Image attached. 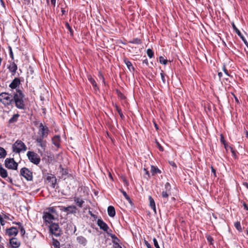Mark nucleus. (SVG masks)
<instances>
[{"mask_svg": "<svg viewBox=\"0 0 248 248\" xmlns=\"http://www.w3.org/2000/svg\"><path fill=\"white\" fill-rule=\"evenodd\" d=\"M20 175L27 181H32L33 179L32 172L28 168L24 167L20 170Z\"/></svg>", "mask_w": 248, "mask_h": 248, "instance_id": "7", "label": "nucleus"}, {"mask_svg": "<svg viewBox=\"0 0 248 248\" xmlns=\"http://www.w3.org/2000/svg\"><path fill=\"white\" fill-rule=\"evenodd\" d=\"M151 168V172L152 173V175H155V174H157V173H161L160 170H159L157 167L152 165Z\"/></svg>", "mask_w": 248, "mask_h": 248, "instance_id": "26", "label": "nucleus"}, {"mask_svg": "<svg viewBox=\"0 0 248 248\" xmlns=\"http://www.w3.org/2000/svg\"><path fill=\"white\" fill-rule=\"evenodd\" d=\"M9 244L12 248H17L20 246V241L16 237L10 239Z\"/></svg>", "mask_w": 248, "mask_h": 248, "instance_id": "14", "label": "nucleus"}, {"mask_svg": "<svg viewBox=\"0 0 248 248\" xmlns=\"http://www.w3.org/2000/svg\"><path fill=\"white\" fill-rule=\"evenodd\" d=\"M113 244L114 245V248H122V247L119 244L118 242L113 241Z\"/></svg>", "mask_w": 248, "mask_h": 248, "instance_id": "50", "label": "nucleus"}, {"mask_svg": "<svg viewBox=\"0 0 248 248\" xmlns=\"http://www.w3.org/2000/svg\"><path fill=\"white\" fill-rule=\"evenodd\" d=\"M27 156L29 160L35 165H38L40 162V157L39 155L33 151H28Z\"/></svg>", "mask_w": 248, "mask_h": 248, "instance_id": "3", "label": "nucleus"}, {"mask_svg": "<svg viewBox=\"0 0 248 248\" xmlns=\"http://www.w3.org/2000/svg\"><path fill=\"white\" fill-rule=\"evenodd\" d=\"M108 213L110 217H114L116 214L114 207L112 206H109L108 208Z\"/></svg>", "mask_w": 248, "mask_h": 248, "instance_id": "24", "label": "nucleus"}, {"mask_svg": "<svg viewBox=\"0 0 248 248\" xmlns=\"http://www.w3.org/2000/svg\"><path fill=\"white\" fill-rule=\"evenodd\" d=\"M243 185H244V186L246 188H247L248 189V183H246V182L244 183H243Z\"/></svg>", "mask_w": 248, "mask_h": 248, "instance_id": "63", "label": "nucleus"}, {"mask_svg": "<svg viewBox=\"0 0 248 248\" xmlns=\"http://www.w3.org/2000/svg\"><path fill=\"white\" fill-rule=\"evenodd\" d=\"M171 195V192H167V191H163L161 193L162 197L164 199H167L169 197V195Z\"/></svg>", "mask_w": 248, "mask_h": 248, "instance_id": "30", "label": "nucleus"}, {"mask_svg": "<svg viewBox=\"0 0 248 248\" xmlns=\"http://www.w3.org/2000/svg\"><path fill=\"white\" fill-rule=\"evenodd\" d=\"M74 201L76 205L79 207H82L84 201L81 198L77 197H74Z\"/></svg>", "mask_w": 248, "mask_h": 248, "instance_id": "19", "label": "nucleus"}, {"mask_svg": "<svg viewBox=\"0 0 248 248\" xmlns=\"http://www.w3.org/2000/svg\"><path fill=\"white\" fill-rule=\"evenodd\" d=\"M223 71L224 72V73L227 75V76H229V74H228V72L227 71V70L225 68V67H223Z\"/></svg>", "mask_w": 248, "mask_h": 248, "instance_id": "60", "label": "nucleus"}, {"mask_svg": "<svg viewBox=\"0 0 248 248\" xmlns=\"http://www.w3.org/2000/svg\"><path fill=\"white\" fill-rule=\"evenodd\" d=\"M229 148L232 154V155L235 157L237 156L236 152L233 150V149L232 147H229Z\"/></svg>", "mask_w": 248, "mask_h": 248, "instance_id": "48", "label": "nucleus"}, {"mask_svg": "<svg viewBox=\"0 0 248 248\" xmlns=\"http://www.w3.org/2000/svg\"><path fill=\"white\" fill-rule=\"evenodd\" d=\"M143 171L145 173L144 177L146 178L147 179H148L150 178V175L149 171L147 170V169L144 168Z\"/></svg>", "mask_w": 248, "mask_h": 248, "instance_id": "43", "label": "nucleus"}, {"mask_svg": "<svg viewBox=\"0 0 248 248\" xmlns=\"http://www.w3.org/2000/svg\"><path fill=\"white\" fill-rule=\"evenodd\" d=\"M13 99V102H15V106L17 108L22 110L25 109L26 99L22 91L16 89V92L14 94Z\"/></svg>", "mask_w": 248, "mask_h": 248, "instance_id": "1", "label": "nucleus"}, {"mask_svg": "<svg viewBox=\"0 0 248 248\" xmlns=\"http://www.w3.org/2000/svg\"><path fill=\"white\" fill-rule=\"evenodd\" d=\"M129 42H130V43L135 44H140L142 43L141 40L138 38H134L132 40L130 41Z\"/></svg>", "mask_w": 248, "mask_h": 248, "instance_id": "33", "label": "nucleus"}, {"mask_svg": "<svg viewBox=\"0 0 248 248\" xmlns=\"http://www.w3.org/2000/svg\"><path fill=\"white\" fill-rule=\"evenodd\" d=\"M3 217H2L0 214V225L3 226L5 224V222L3 219Z\"/></svg>", "mask_w": 248, "mask_h": 248, "instance_id": "51", "label": "nucleus"}, {"mask_svg": "<svg viewBox=\"0 0 248 248\" xmlns=\"http://www.w3.org/2000/svg\"><path fill=\"white\" fill-rule=\"evenodd\" d=\"M157 144H158V147L159 150L161 151H163V147L158 143H157Z\"/></svg>", "mask_w": 248, "mask_h": 248, "instance_id": "59", "label": "nucleus"}, {"mask_svg": "<svg viewBox=\"0 0 248 248\" xmlns=\"http://www.w3.org/2000/svg\"><path fill=\"white\" fill-rule=\"evenodd\" d=\"M88 79L89 81L92 84V86L94 88V90H98V88L97 87V83L95 82V80L92 78L91 77L88 78Z\"/></svg>", "mask_w": 248, "mask_h": 248, "instance_id": "28", "label": "nucleus"}, {"mask_svg": "<svg viewBox=\"0 0 248 248\" xmlns=\"http://www.w3.org/2000/svg\"><path fill=\"white\" fill-rule=\"evenodd\" d=\"M207 240L208 242L210 243V245H213L214 239L210 235H207L206 236Z\"/></svg>", "mask_w": 248, "mask_h": 248, "instance_id": "44", "label": "nucleus"}, {"mask_svg": "<svg viewBox=\"0 0 248 248\" xmlns=\"http://www.w3.org/2000/svg\"><path fill=\"white\" fill-rule=\"evenodd\" d=\"M18 230L16 227H12L6 230V233L10 236H16L18 233Z\"/></svg>", "mask_w": 248, "mask_h": 248, "instance_id": "15", "label": "nucleus"}, {"mask_svg": "<svg viewBox=\"0 0 248 248\" xmlns=\"http://www.w3.org/2000/svg\"><path fill=\"white\" fill-rule=\"evenodd\" d=\"M123 195L125 197V198L130 202H131V200L128 195L127 194L126 192L124 190L121 191Z\"/></svg>", "mask_w": 248, "mask_h": 248, "instance_id": "42", "label": "nucleus"}, {"mask_svg": "<svg viewBox=\"0 0 248 248\" xmlns=\"http://www.w3.org/2000/svg\"><path fill=\"white\" fill-rule=\"evenodd\" d=\"M145 244L148 248H152L151 245L147 241H145Z\"/></svg>", "mask_w": 248, "mask_h": 248, "instance_id": "54", "label": "nucleus"}, {"mask_svg": "<svg viewBox=\"0 0 248 248\" xmlns=\"http://www.w3.org/2000/svg\"><path fill=\"white\" fill-rule=\"evenodd\" d=\"M65 25L67 29L69 31L71 36L73 35V31L72 28L70 27L69 24L68 22L65 23Z\"/></svg>", "mask_w": 248, "mask_h": 248, "instance_id": "35", "label": "nucleus"}, {"mask_svg": "<svg viewBox=\"0 0 248 248\" xmlns=\"http://www.w3.org/2000/svg\"><path fill=\"white\" fill-rule=\"evenodd\" d=\"M49 211H50L52 213H54L55 211L53 207H51L49 209Z\"/></svg>", "mask_w": 248, "mask_h": 248, "instance_id": "61", "label": "nucleus"}, {"mask_svg": "<svg viewBox=\"0 0 248 248\" xmlns=\"http://www.w3.org/2000/svg\"><path fill=\"white\" fill-rule=\"evenodd\" d=\"M147 54L150 58H152L154 56V53L152 49L149 48L147 50Z\"/></svg>", "mask_w": 248, "mask_h": 248, "instance_id": "38", "label": "nucleus"}, {"mask_svg": "<svg viewBox=\"0 0 248 248\" xmlns=\"http://www.w3.org/2000/svg\"><path fill=\"white\" fill-rule=\"evenodd\" d=\"M4 165L6 168L13 170H16L18 167V163L13 158H6L4 161Z\"/></svg>", "mask_w": 248, "mask_h": 248, "instance_id": "6", "label": "nucleus"}, {"mask_svg": "<svg viewBox=\"0 0 248 248\" xmlns=\"http://www.w3.org/2000/svg\"><path fill=\"white\" fill-rule=\"evenodd\" d=\"M10 56L11 57V58L13 59H14V55H13V52L12 51V49L10 47Z\"/></svg>", "mask_w": 248, "mask_h": 248, "instance_id": "56", "label": "nucleus"}, {"mask_svg": "<svg viewBox=\"0 0 248 248\" xmlns=\"http://www.w3.org/2000/svg\"><path fill=\"white\" fill-rule=\"evenodd\" d=\"M160 75H161V80H162V82H163V83L165 84L166 82V80H165V76H164V73L163 72L162 73H161Z\"/></svg>", "mask_w": 248, "mask_h": 248, "instance_id": "49", "label": "nucleus"}, {"mask_svg": "<svg viewBox=\"0 0 248 248\" xmlns=\"http://www.w3.org/2000/svg\"><path fill=\"white\" fill-rule=\"evenodd\" d=\"M53 245L56 248H60V243L58 240L53 239Z\"/></svg>", "mask_w": 248, "mask_h": 248, "instance_id": "39", "label": "nucleus"}, {"mask_svg": "<svg viewBox=\"0 0 248 248\" xmlns=\"http://www.w3.org/2000/svg\"><path fill=\"white\" fill-rule=\"evenodd\" d=\"M19 117V115L18 114H14L13 116V117L11 119H9V123L13 124L14 123L16 122L17 121Z\"/></svg>", "mask_w": 248, "mask_h": 248, "instance_id": "27", "label": "nucleus"}, {"mask_svg": "<svg viewBox=\"0 0 248 248\" xmlns=\"http://www.w3.org/2000/svg\"><path fill=\"white\" fill-rule=\"evenodd\" d=\"M159 62L163 64L166 65L168 62V60L164 59L163 57L160 56L159 57Z\"/></svg>", "mask_w": 248, "mask_h": 248, "instance_id": "40", "label": "nucleus"}, {"mask_svg": "<svg viewBox=\"0 0 248 248\" xmlns=\"http://www.w3.org/2000/svg\"><path fill=\"white\" fill-rule=\"evenodd\" d=\"M52 141L53 144L57 148L60 147V137L59 136H54L52 139Z\"/></svg>", "mask_w": 248, "mask_h": 248, "instance_id": "23", "label": "nucleus"}, {"mask_svg": "<svg viewBox=\"0 0 248 248\" xmlns=\"http://www.w3.org/2000/svg\"><path fill=\"white\" fill-rule=\"evenodd\" d=\"M19 229L21 234L22 236L24 235L25 233V229L24 228L23 226H21V227L19 228Z\"/></svg>", "mask_w": 248, "mask_h": 248, "instance_id": "47", "label": "nucleus"}, {"mask_svg": "<svg viewBox=\"0 0 248 248\" xmlns=\"http://www.w3.org/2000/svg\"><path fill=\"white\" fill-rule=\"evenodd\" d=\"M124 62H125V64L126 65L127 68L130 70L131 69H132L133 70H134V67L132 65V63L128 61V60H124Z\"/></svg>", "mask_w": 248, "mask_h": 248, "instance_id": "34", "label": "nucleus"}, {"mask_svg": "<svg viewBox=\"0 0 248 248\" xmlns=\"http://www.w3.org/2000/svg\"><path fill=\"white\" fill-rule=\"evenodd\" d=\"M46 180L51 183L53 187H55L57 180L54 175L52 174H49L46 177Z\"/></svg>", "mask_w": 248, "mask_h": 248, "instance_id": "18", "label": "nucleus"}, {"mask_svg": "<svg viewBox=\"0 0 248 248\" xmlns=\"http://www.w3.org/2000/svg\"><path fill=\"white\" fill-rule=\"evenodd\" d=\"M7 93H0V102L5 106L11 105L13 99Z\"/></svg>", "mask_w": 248, "mask_h": 248, "instance_id": "4", "label": "nucleus"}, {"mask_svg": "<svg viewBox=\"0 0 248 248\" xmlns=\"http://www.w3.org/2000/svg\"><path fill=\"white\" fill-rule=\"evenodd\" d=\"M43 218L46 223H50L54 219V216L49 212H44Z\"/></svg>", "mask_w": 248, "mask_h": 248, "instance_id": "11", "label": "nucleus"}, {"mask_svg": "<svg viewBox=\"0 0 248 248\" xmlns=\"http://www.w3.org/2000/svg\"><path fill=\"white\" fill-rule=\"evenodd\" d=\"M8 69L9 71L13 73V75H14L17 70V67L16 63L13 62L9 65Z\"/></svg>", "mask_w": 248, "mask_h": 248, "instance_id": "22", "label": "nucleus"}, {"mask_svg": "<svg viewBox=\"0 0 248 248\" xmlns=\"http://www.w3.org/2000/svg\"><path fill=\"white\" fill-rule=\"evenodd\" d=\"M77 242L80 245L85 246L87 243L86 239L82 236H79L77 237Z\"/></svg>", "mask_w": 248, "mask_h": 248, "instance_id": "20", "label": "nucleus"}, {"mask_svg": "<svg viewBox=\"0 0 248 248\" xmlns=\"http://www.w3.org/2000/svg\"><path fill=\"white\" fill-rule=\"evenodd\" d=\"M171 186L169 182H167L165 184V190L167 191V192H170L171 191Z\"/></svg>", "mask_w": 248, "mask_h": 248, "instance_id": "36", "label": "nucleus"}, {"mask_svg": "<svg viewBox=\"0 0 248 248\" xmlns=\"http://www.w3.org/2000/svg\"><path fill=\"white\" fill-rule=\"evenodd\" d=\"M9 214H3V218L4 219H8V220H12L14 218V217H9Z\"/></svg>", "mask_w": 248, "mask_h": 248, "instance_id": "45", "label": "nucleus"}, {"mask_svg": "<svg viewBox=\"0 0 248 248\" xmlns=\"http://www.w3.org/2000/svg\"><path fill=\"white\" fill-rule=\"evenodd\" d=\"M50 232L56 237L59 236L62 233V231L60 229L58 224L53 223L49 226Z\"/></svg>", "mask_w": 248, "mask_h": 248, "instance_id": "5", "label": "nucleus"}, {"mask_svg": "<svg viewBox=\"0 0 248 248\" xmlns=\"http://www.w3.org/2000/svg\"><path fill=\"white\" fill-rule=\"evenodd\" d=\"M62 175H67L68 172L66 170H64L63 168H62Z\"/></svg>", "mask_w": 248, "mask_h": 248, "instance_id": "52", "label": "nucleus"}, {"mask_svg": "<svg viewBox=\"0 0 248 248\" xmlns=\"http://www.w3.org/2000/svg\"><path fill=\"white\" fill-rule=\"evenodd\" d=\"M7 181H8L11 184H13V180H12V179L11 178L8 177V179H7Z\"/></svg>", "mask_w": 248, "mask_h": 248, "instance_id": "58", "label": "nucleus"}, {"mask_svg": "<svg viewBox=\"0 0 248 248\" xmlns=\"http://www.w3.org/2000/svg\"><path fill=\"white\" fill-rule=\"evenodd\" d=\"M0 176L2 178H6L8 177V172L0 164Z\"/></svg>", "mask_w": 248, "mask_h": 248, "instance_id": "21", "label": "nucleus"}, {"mask_svg": "<svg viewBox=\"0 0 248 248\" xmlns=\"http://www.w3.org/2000/svg\"><path fill=\"white\" fill-rule=\"evenodd\" d=\"M170 164L173 167H176L175 163L173 161L170 162Z\"/></svg>", "mask_w": 248, "mask_h": 248, "instance_id": "57", "label": "nucleus"}, {"mask_svg": "<svg viewBox=\"0 0 248 248\" xmlns=\"http://www.w3.org/2000/svg\"><path fill=\"white\" fill-rule=\"evenodd\" d=\"M234 226L235 227V228L239 231V232H242V229L241 226L240 222L239 221L235 222L234 224Z\"/></svg>", "mask_w": 248, "mask_h": 248, "instance_id": "32", "label": "nucleus"}, {"mask_svg": "<svg viewBox=\"0 0 248 248\" xmlns=\"http://www.w3.org/2000/svg\"><path fill=\"white\" fill-rule=\"evenodd\" d=\"M60 210L67 213V214H75L77 212V207L75 205H70L67 207L59 206Z\"/></svg>", "mask_w": 248, "mask_h": 248, "instance_id": "9", "label": "nucleus"}, {"mask_svg": "<svg viewBox=\"0 0 248 248\" xmlns=\"http://www.w3.org/2000/svg\"><path fill=\"white\" fill-rule=\"evenodd\" d=\"M211 170H212V172H213L214 173V176L216 177V170L213 167H211Z\"/></svg>", "mask_w": 248, "mask_h": 248, "instance_id": "53", "label": "nucleus"}, {"mask_svg": "<svg viewBox=\"0 0 248 248\" xmlns=\"http://www.w3.org/2000/svg\"><path fill=\"white\" fill-rule=\"evenodd\" d=\"M243 205L244 206V209H245L247 210H248V206L245 202H243Z\"/></svg>", "mask_w": 248, "mask_h": 248, "instance_id": "55", "label": "nucleus"}, {"mask_svg": "<svg viewBox=\"0 0 248 248\" xmlns=\"http://www.w3.org/2000/svg\"><path fill=\"white\" fill-rule=\"evenodd\" d=\"M39 127V137L41 138L47 137L49 131L48 128L46 126H45L42 123L40 124Z\"/></svg>", "mask_w": 248, "mask_h": 248, "instance_id": "8", "label": "nucleus"}, {"mask_svg": "<svg viewBox=\"0 0 248 248\" xmlns=\"http://www.w3.org/2000/svg\"><path fill=\"white\" fill-rule=\"evenodd\" d=\"M220 142L224 145V148L227 150V143L226 142L223 135H220Z\"/></svg>", "mask_w": 248, "mask_h": 248, "instance_id": "37", "label": "nucleus"}, {"mask_svg": "<svg viewBox=\"0 0 248 248\" xmlns=\"http://www.w3.org/2000/svg\"><path fill=\"white\" fill-rule=\"evenodd\" d=\"M20 84V79L16 78L14 79V80L12 81V82L9 85V87L12 89H17V88L19 87V85Z\"/></svg>", "mask_w": 248, "mask_h": 248, "instance_id": "16", "label": "nucleus"}, {"mask_svg": "<svg viewBox=\"0 0 248 248\" xmlns=\"http://www.w3.org/2000/svg\"><path fill=\"white\" fill-rule=\"evenodd\" d=\"M143 62L145 63L147 65L148 64V61L147 59L144 60Z\"/></svg>", "mask_w": 248, "mask_h": 248, "instance_id": "64", "label": "nucleus"}, {"mask_svg": "<svg viewBox=\"0 0 248 248\" xmlns=\"http://www.w3.org/2000/svg\"><path fill=\"white\" fill-rule=\"evenodd\" d=\"M97 225L99 227L100 229L103 230L106 232H108L109 229L108 225L101 219H98L97 222Z\"/></svg>", "mask_w": 248, "mask_h": 248, "instance_id": "13", "label": "nucleus"}, {"mask_svg": "<svg viewBox=\"0 0 248 248\" xmlns=\"http://www.w3.org/2000/svg\"><path fill=\"white\" fill-rule=\"evenodd\" d=\"M13 151L16 153H19L21 151H25L27 148L26 145L20 140H16L13 145Z\"/></svg>", "mask_w": 248, "mask_h": 248, "instance_id": "2", "label": "nucleus"}, {"mask_svg": "<svg viewBox=\"0 0 248 248\" xmlns=\"http://www.w3.org/2000/svg\"><path fill=\"white\" fill-rule=\"evenodd\" d=\"M44 139L38 137L36 139V142L38 143V145L41 147L43 150L45 151L46 146V141L44 140Z\"/></svg>", "mask_w": 248, "mask_h": 248, "instance_id": "17", "label": "nucleus"}, {"mask_svg": "<svg viewBox=\"0 0 248 248\" xmlns=\"http://www.w3.org/2000/svg\"><path fill=\"white\" fill-rule=\"evenodd\" d=\"M107 233L111 237V238L112 239L113 242V241H115V242H116V241H119L118 238L117 237V236L115 234L110 233L108 232H107Z\"/></svg>", "mask_w": 248, "mask_h": 248, "instance_id": "41", "label": "nucleus"}, {"mask_svg": "<svg viewBox=\"0 0 248 248\" xmlns=\"http://www.w3.org/2000/svg\"><path fill=\"white\" fill-rule=\"evenodd\" d=\"M153 242H154V246L155 247V248H160L158 244L157 241L155 238H154Z\"/></svg>", "mask_w": 248, "mask_h": 248, "instance_id": "46", "label": "nucleus"}, {"mask_svg": "<svg viewBox=\"0 0 248 248\" xmlns=\"http://www.w3.org/2000/svg\"><path fill=\"white\" fill-rule=\"evenodd\" d=\"M66 232L68 234H73L76 231V227L72 223H67L65 228Z\"/></svg>", "mask_w": 248, "mask_h": 248, "instance_id": "12", "label": "nucleus"}, {"mask_svg": "<svg viewBox=\"0 0 248 248\" xmlns=\"http://www.w3.org/2000/svg\"><path fill=\"white\" fill-rule=\"evenodd\" d=\"M51 3L54 5H55L56 0H51Z\"/></svg>", "mask_w": 248, "mask_h": 248, "instance_id": "62", "label": "nucleus"}, {"mask_svg": "<svg viewBox=\"0 0 248 248\" xmlns=\"http://www.w3.org/2000/svg\"><path fill=\"white\" fill-rule=\"evenodd\" d=\"M6 155V151L3 147H0V159L5 158Z\"/></svg>", "mask_w": 248, "mask_h": 248, "instance_id": "29", "label": "nucleus"}, {"mask_svg": "<svg viewBox=\"0 0 248 248\" xmlns=\"http://www.w3.org/2000/svg\"><path fill=\"white\" fill-rule=\"evenodd\" d=\"M232 27L233 29V30L235 31V32L237 33V34L240 37V38L242 40L245 45L247 46V47L248 48V43L244 36L243 35V34L241 33L240 31L237 28V27L235 26V24L233 23L232 24Z\"/></svg>", "mask_w": 248, "mask_h": 248, "instance_id": "10", "label": "nucleus"}, {"mask_svg": "<svg viewBox=\"0 0 248 248\" xmlns=\"http://www.w3.org/2000/svg\"><path fill=\"white\" fill-rule=\"evenodd\" d=\"M149 200L150 202V206L152 209H153L155 213H156V208H155V204L154 200L153 198L151 196H149Z\"/></svg>", "mask_w": 248, "mask_h": 248, "instance_id": "25", "label": "nucleus"}, {"mask_svg": "<svg viewBox=\"0 0 248 248\" xmlns=\"http://www.w3.org/2000/svg\"><path fill=\"white\" fill-rule=\"evenodd\" d=\"M115 107L116 108V109L117 111L119 113L120 117L122 119H123L124 118V115H123V114L122 113L121 109L116 105L115 106Z\"/></svg>", "mask_w": 248, "mask_h": 248, "instance_id": "31", "label": "nucleus"}]
</instances>
